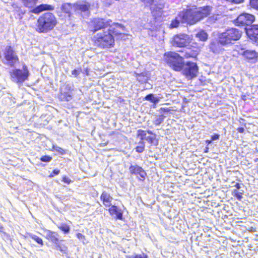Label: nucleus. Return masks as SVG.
<instances>
[{"label": "nucleus", "instance_id": "nucleus-17", "mask_svg": "<svg viewBox=\"0 0 258 258\" xmlns=\"http://www.w3.org/2000/svg\"><path fill=\"white\" fill-rule=\"evenodd\" d=\"M54 10V7L49 5L41 4L35 8L33 9L31 12L35 14H39L43 11L48 10L52 11Z\"/></svg>", "mask_w": 258, "mask_h": 258}, {"label": "nucleus", "instance_id": "nucleus-12", "mask_svg": "<svg viewBox=\"0 0 258 258\" xmlns=\"http://www.w3.org/2000/svg\"><path fill=\"white\" fill-rule=\"evenodd\" d=\"M241 37V32L236 28L227 29V44L232 43L231 41H236Z\"/></svg>", "mask_w": 258, "mask_h": 258}, {"label": "nucleus", "instance_id": "nucleus-6", "mask_svg": "<svg viewBox=\"0 0 258 258\" xmlns=\"http://www.w3.org/2000/svg\"><path fill=\"white\" fill-rule=\"evenodd\" d=\"M165 59L169 66L175 71L182 70L184 63L182 56L174 52L165 53Z\"/></svg>", "mask_w": 258, "mask_h": 258}, {"label": "nucleus", "instance_id": "nucleus-31", "mask_svg": "<svg viewBox=\"0 0 258 258\" xmlns=\"http://www.w3.org/2000/svg\"><path fill=\"white\" fill-rule=\"evenodd\" d=\"M126 258H148V257L145 253H142L141 254H134L131 255H127L126 256Z\"/></svg>", "mask_w": 258, "mask_h": 258}, {"label": "nucleus", "instance_id": "nucleus-45", "mask_svg": "<svg viewBox=\"0 0 258 258\" xmlns=\"http://www.w3.org/2000/svg\"><path fill=\"white\" fill-rule=\"evenodd\" d=\"M237 131L239 133H243L244 131V128L243 127H238Z\"/></svg>", "mask_w": 258, "mask_h": 258}, {"label": "nucleus", "instance_id": "nucleus-34", "mask_svg": "<svg viewBox=\"0 0 258 258\" xmlns=\"http://www.w3.org/2000/svg\"><path fill=\"white\" fill-rule=\"evenodd\" d=\"M53 149L56 152H58L61 155H63L65 153L64 150L60 147L57 146H53Z\"/></svg>", "mask_w": 258, "mask_h": 258}, {"label": "nucleus", "instance_id": "nucleus-37", "mask_svg": "<svg viewBox=\"0 0 258 258\" xmlns=\"http://www.w3.org/2000/svg\"><path fill=\"white\" fill-rule=\"evenodd\" d=\"M163 121V118L162 116H160L159 117L157 118L154 120V124L158 125H159Z\"/></svg>", "mask_w": 258, "mask_h": 258}, {"label": "nucleus", "instance_id": "nucleus-49", "mask_svg": "<svg viewBox=\"0 0 258 258\" xmlns=\"http://www.w3.org/2000/svg\"><path fill=\"white\" fill-rule=\"evenodd\" d=\"M207 142L209 144L211 142V141H207Z\"/></svg>", "mask_w": 258, "mask_h": 258}, {"label": "nucleus", "instance_id": "nucleus-9", "mask_svg": "<svg viewBox=\"0 0 258 258\" xmlns=\"http://www.w3.org/2000/svg\"><path fill=\"white\" fill-rule=\"evenodd\" d=\"M254 16L248 13H242L239 15L233 23L237 26H243L250 25L254 21Z\"/></svg>", "mask_w": 258, "mask_h": 258}, {"label": "nucleus", "instance_id": "nucleus-14", "mask_svg": "<svg viewBox=\"0 0 258 258\" xmlns=\"http://www.w3.org/2000/svg\"><path fill=\"white\" fill-rule=\"evenodd\" d=\"M129 171L132 174L139 175L140 176L145 179L147 175L145 171L140 166L137 165H131L129 168Z\"/></svg>", "mask_w": 258, "mask_h": 258}, {"label": "nucleus", "instance_id": "nucleus-25", "mask_svg": "<svg viewBox=\"0 0 258 258\" xmlns=\"http://www.w3.org/2000/svg\"><path fill=\"white\" fill-rule=\"evenodd\" d=\"M196 36L202 41H206L208 38V34L204 30H201L198 32Z\"/></svg>", "mask_w": 258, "mask_h": 258}, {"label": "nucleus", "instance_id": "nucleus-30", "mask_svg": "<svg viewBox=\"0 0 258 258\" xmlns=\"http://www.w3.org/2000/svg\"><path fill=\"white\" fill-rule=\"evenodd\" d=\"M56 246L57 249L63 253H67V247L64 245L59 244V241L58 242V244L56 245Z\"/></svg>", "mask_w": 258, "mask_h": 258}, {"label": "nucleus", "instance_id": "nucleus-3", "mask_svg": "<svg viewBox=\"0 0 258 258\" xmlns=\"http://www.w3.org/2000/svg\"><path fill=\"white\" fill-rule=\"evenodd\" d=\"M57 21L54 15L51 13H45L37 20L36 31L39 33H47L55 26Z\"/></svg>", "mask_w": 258, "mask_h": 258}, {"label": "nucleus", "instance_id": "nucleus-20", "mask_svg": "<svg viewBox=\"0 0 258 258\" xmlns=\"http://www.w3.org/2000/svg\"><path fill=\"white\" fill-rule=\"evenodd\" d=\"M58 235L55 232L47 230L46 232V238L50 240L55 245L58 244Z\"/></svg>", "mask_w": 258, "mask_h": 258}, {"label": "nucleus", "instance_id": "nucleus-39", "mask_svg": "<svg viewBox=\"0 0 258 258\" xmlns=\"http://www.w3.org/2000/svg\"><path fill=\"white\" fill-rule=\"evenodd\" d=\"M59 173V170H58V169H54V170H53L52 172L50 174V175H49V177H52L54 175H58Z\"/></svg>", "mask_w": 258, "mask_h": 258}, {"label": "nucleus", "instance_id": "nucleus-10", "mask_svg": "<svg viewBox=\"0 0 258 258\" xmlns=\"http://www.w3.org/2000/svg\"><path fill=\"white\" fill-rule=\"evenodd\" d=\"M90 5L89 3L84 2H78L73 5L74 10L78 13H84V16H88L89 14Z\"/></svg>", "mask_w": 258, "mask_h": 258}, {"label": "nucleus", "instance_id": "nucleus-24", "mask_svg": "<svg viewBox=\"0 0 258 258\" xmlns=\"http://www.w3.org/2000/svg\"><path fill=\"white\" fill-rule=\"evenodd\" d=\"M145 99L150 101V102L156 104L158 103L160 100V98L158 97H155L154 95L152 94H150L147 95L145 97Z\"/></svg>", "mask_w": 258, "mask_h": 258}, {"label": "nucleus", "instance_id": "nucleus-41", "mask_svg": "<svg viewBox=\"0 0 258 258\" xmlns=\"http://www.w3.org/2000/svg\"><path fill=\"white\" fill-rule=\"evenodd\" d=\"M239 48H240L241 52L247 50L246 49H247L246 44H240L239 45Z\"/></svg>", "mask_w": 258, "mask_h": 258}, {"label": "nucleus", "instance_id": "nucleus-7", "mask_svg": "<svg viewBox=\"0 0 258 258\" xmlns=\"http://www.w3.org/2000/svg\"><path fill=\"white\" fill-rule=\"evenodd\" d=\"M4 64L14 67L19 61V58L11 46H7L4 52L3 57L1 56Z\"/></svg>", "mask_w": 258, "mask_h": 258}, {"label": "nucleus", "instance_id": "nucleus-15", "mask_svg": "<svg viewBox=\"0 0 258 258\" xmlns=\"http://www.w3.org/2000/svg\"><path fill=\"white\" fill-rule=\"evenodd\" d=\"M241 185H242V183L235 182L234 181L232 182L231 184L229 185L231 187H235L236 188V189L232 190V192L233 195L237 197L238 200H240L242 198V195L243 193V190L240 189Z\"/></svg>", "mask_w": 258, "mask_h": 258}, {"label": "nucleus", "instance_id": "nucleus-28", "mask_svg": "<svg viewBox=\"0 0 258 258\" xmlns=\"http://www.w3.org/2000/svg\"><path fill=\"white\" fill-rule=\"evenodd\" d=\"M218 42L222 45L226 44V33L223 32L218 36Z\"/></svg>", "mask_w": 258, "mask_h": 258}, {"label": "nucleus", "instance_id": "nucleus-38", "mask_svg": "<svg viewBox=\"0 0 258 258\" xmlns=\"http://www.w3.org/2000/svg\"><path fill=\"white\" fill-rule=\"evenodd\" d=\"M77 238L81 241H82V242L84 243V244H85V242H84V240L85 239V237L84 235H83L82 234L80 233H78L77 234Z\"/></svg>", "mask_w": 258, "mask_h": 258}, {"label": "nucleus", "instance_id": "nucleus-46", "mask_svg": "<svg viewBox=\"0 0 258 258\" xmlns=\"http://www.w3.org/2000/svg\"><path fill=\"white\" fill-rule=\"evenodd\" d=\"M71 98V96L70 95H69L67 98V100L69 101Z\"/></svg>", "mask_w": 258, "mask_h": 258}, {"label": "nucleus", "instance_id": "nucleus-36", "mask_svg": "<svg viewBox=\"0 0 258 258\" xmlns=\"http://www.w3.org/2000/svg\"><path fill=\"white\" fill-rule=\"evenodd\" d=\"M146 6H151L154 3V0H141Z\"/></svg>", "mask_w": 258, "mask_h": 258}, {"label": "nucleus", "instance_id": "nucleus-1", "mask_svg": "<svg viewBox=\"0 0 258 258\" xmlns=\"http://www.w3.org/2000/svg\"><path fill=\"white\" fill-rule=\"evenodd\" d=\"M211 11V7L205 6L180 12L175 19L172 21L170 28H177L180 22L186 23L189 25L195 24L209 15Z\"/></svg>", "mask_w": 258, "mask_h": 258}, {"label": "nucleus", "instance_id": "nucleus-32", "mask_svg": "<svg viewBox=\"0 0 258 258\" xmlns=\"http://www.w3.org/2000/svg\"><path fill=\"white\" fill-rule=\"evenodd\" d=\"M139 144H142V146H137L136 148V150L138 153H142L145 149V144L143 141H141L139 143Z\"/></svg>", "mask_w": 258, "mask_h": 258}, {"label": "nucleus", "instance_id": "nucleus-18", "mask_svg": "<svg viewBox=\"0 0 258 258\" xmlns=\"http://www.w3.org/2000/svg\"><path fill=\"white\" fill-rule=\"evenodd\" d=\"M101 200L102 201L103 205L106 207H109L111 205V201L113 200V198L110 196V195L106 192V191H103L101 196H100Z\"/></svg>", "mask_w": 258, "mask_h": 258}, {"label": "nucleus", "instance_id": "nucleus-23", "mask_svg": "<svg viewBox=\"0 0 258 258\" xmlns=\"http://www.w3.org/2000/svg\"><path fill=\"white\" fill-rule=\"evenodd\" d=\"M37 1L38 0H21L24 6L29 8H33L36 4Z\"/></svg>", "mask_w": 258, "mask_h": 258}, {"label": "nucleus", "instance_id": "nucleus-5", "mask_svg": "<svg viewBox=\"0 0 258 258\" xmlns=\"http://www.w3.org/2000/svg\"><path fill=\"white\" fill-rule=\"evenodd\" d=\"M9 74L11 80L20 86L27 80L29 76V70L25 65L23 66L22 69H14L10 70Z\"/></svg>", "mask_w": 258, "mask_h": 258}, {"label": "nucleus", "instance_id": "nucleus-8", "mask_svg": "<svg viewBox=\"0 0 258 258\" xmlns=\"http://www.w3.org/2000/svg\"><path fill=\"white\" fill-rule=\"evenodd\" d=\"M182 72L186 78L191 79L197 77L198 72V67L196 63L190 61L184 63Z\"/></svg>", "mask_w": 258, "mask_h": 258}, {"label": "nucleus", "instance_id": "nucleus-19", "mask_svg": "<svg viewBox=\"0 0 258 258\" xmlns=\"http://www.w3.org/2000/svg\"><path fill=\"white\" fill-rule=\"evenodd\" d=\"M247 59H255L257 57V53L254 50H246L239 52Z\"/></svg>", "mask_w": 258, "mask_h": 258}, {"label": "nucleus", "instance_id": "nucleus-42", "mask_svg": "<svg viewBox=\"0 0 258 258\" xmlns=\"http://www.w3.org/2000/svg\"><path fill=\"white\" fill-rule=\"evenodd\" d=\"M219 138V135L218 134H215L214 135L212 136L211 140L214 141L218 139Z\"/></svg>", "mask_w": 258, "mask_h": 258}, {"label": "nucleus", "instance_id": "nucleus-47", "mask_svg": "<svg viewBox=\"0 0 258 258\" xmlns=\"http://www.w3.org/2000/svg\"><path fill=\"white\" fill-rule=\"evenodd\" d=\"M147 133H148L149 134H152V132H151V131H148L147 132Z\"/></svg>", "mask_w": 258, "mask_h": 258}, {"label": "nucleus", "instance_id": "nucleus-27", "mask_svg": "<svg viewBox=\"0 0 258 258\" xmlns=\"http://www.w3.org/2000/svg\"><path fill=\"white\" fill-rule=\"evenodd\" d=\"M28 237L35 241L38 244H40L41 245H43L42 239L38 236L33 234L30 233L28 234Z\"/></svg>", "mask_w": 258, "mask_h": 258}, {"label": "nucleus", "instance_id": "nucleus-2", "mask_svg": "<svg viewBox=\"0 0 258 258\" xmlns=\"http://www.w3.org/2000/svg\"><path fill=\"white\" fill-rule=\"evenodd\" d=\"M111 22L105 21L102 19H94L92 21V25L93 29L91 30L93 33L97 31L110 30L115 35H122L123 34L124 27L119 24L113 23Z\"/></svg>", "mask_w": 258, "mask_h": 258}, {"label": "nucleus", "instance_id": "nucleus-16", "mask_svg": "<svg viewBox=\"0 0 258 258\" xmlns=\"http://www.w3.org/2000/svg\"><path fill=\"white\" fill-rule=\"evenodd\" d=\"M109 207L108 211L110 214L111 215H115L117 219L122 220V212L121 210L114 205H111Z\"/></svg>", "mask_w": 258, "mask_h": 258}, {"label": "nucleus", "instance_id": "nucleus-4", "mask_svg": "<svg viewBox=\"0 0 258 258\" xmlns=\"http://www.w3.org/2000/svg\"><path fill=\"white\" fill-rule=\"evenodd\" d=\"M113 34L110 30L101 31L98 32L94 36L95 44L102 48H110L114 44V39L112 36Z\"/></svg>", "mask_w": 258, "mask_h": 258}, {"label": "nucleus", "instance_id": "nucleus-44", "mask_svg": "<svg viewBox=\"0 0 258 258\" xmlns=\"http://www.w3.org/2000/svg\"><path fill=\"white\" fill-rule=\"evenodd\" d=\"M243 0H227V1L238 4L243 2Z\"/></svg>", "mask_w": 258, "mask_h": 258}, {"label": "nucleus", "instance_id": "nucleus-26", "mask_svg": "<svg viewBox=\"0 0 258 258\" xmlns=\"http://www.w3.org/2000/svg\"><path fill=\"white\" fill-rule=\"evenodd\" d=\"M198 54V51L197 50L196 51H191L190 49H187L184 55V56L186 58L188 57H195Z\"/></svg>", "mask_w": 258, "mask_h": 258}, {"label": "nucleus", "instance_id": "nucleus-43", "mask_svg": "<svg viewBox=\"0 0 258 258\" xmlns=\"http://www.w3.org/2000/svg\"><path fill=\"white\" fill-rule=\"evenodd\" d=\"M79 74V72L78 70H74L72 71V75H74L75 77H77V75H78Z\"/></svg>", "mask_w": 258, "mask_h": 258}, {"label": "nucleus", "instance_id": "nucleus-21", "mask_svg": "<svg viewBox=\"0 0 258 258\" xmlns=\"http://www.w3.org/2000/svg\"><path fill=\"white\" fill-rule=\"evenodd\" d=\"M138 136L141 137V140H146L150 143H152L155 137L151 136H147V132L145 131L139 130Z\"/></svg>", "mask_w": 258, "mask_h": 258}, {"label": "nucleus", "instance_id": "nucleus-22", "mask_svg": "<svg viewBox=\"0 0 258 258\" xmlns=\"http://www.w3.org/2000/svg\"><path fill=\"white\" fill-rule=\"evenodd\" d=\"M72 9L74 10L73 5L70 3L63 4L61 7V11L67 14H70Z\"/></svg>", "mask_w": 258, "mask_h": 258}, {"label": "nucleus", "instance_id": "nucleus-33", "mask_svg": "<svg viewBox=\"0 0 258 258\" xmlns=\"http://www.w3.org/2000/svg\"><path fill=\"white\" fill-rule=\"evenodd\" d=\"M250 6L256 10H258V0H249Z\"/></svg>", "mask_w": 258, "mask_h": 258}, {"label": "nucleus", "instance_id": "nucleus-40", "mask_svg": "<svg viewBox=\"0 0 258 258\" xmlns=\"http://www.w3.org/2000/svg\"><path fill=\"white\" fill-rule=\"evenodd\" d=\"M62 181L68 184H70L71 182V179L66 176L63 177Z\"/></svg>", "mask_w": 258, "mask_h": 258}, {"label": "nucleus", "instance_id": "nucleus-11", "mask_svg": "<svg viewBox=\"0 0 258 258\" xmlns=\"http://www.w3.org/2000/svg\"><path fill=\"white\" fill-rule=\"evenodd\" d=\"M172 43L174 46L185 47L189 43V37L186 34L177 35L174 37Z\"/></svg>", "mask_w": 258, "mask_h": 258}, {"label": "nucleus", "instance_id": "nucleus-29", "mask_svg": "<svg viewBox=\"0 0 258 258\" xmlns=\"http://www.w3.org/2000/svg\"><path fill=\"white\" fill-rule=\"evenodd\" d=\"M58 228L65 233H68L70 229L69 226L66 224H61Z\"/></svg>", "mask_w": 258, "mask_h": 258}, {"label": "nucleus", "instance_id": "nucleus-13", "mask_svg": "<svg viewBox=\"0 0 258 258\" xmlns=\"http://www.w3.org/2000/svg\"><path fill=\"white\" fill-rule=\"evenodd\" d=\"M247 36L252 41H258V25H250L245 28Z\"/></svg>", "mask_w": 258, "mask_h": 258}, {"label": "nucleus", "instance_id": "nucleus-50", "mask_svg": "<svg viewBox=\"0 0 258 258\" xmlns=\"http://www.w3.org/2000/svg\"><path fill=\"white\" fill-rule=\"evenodd\" d=\"M139 145L138 146H142V144H139Z\"/></svg>", "mask_w": 258, "mask_h": 258}, {"label": "nucleus", "instance_id": "nucleus-48", "mask_svg": "<svg viewBox=\"0 0 258 258\" xmlns=\"http://www.w3.org/2000/svg\"><path fill=\"white\" fill-rule=\"evenodd\" d=\"M3 227L0 225V231H1L3 229Z\"/></svg>", "mask_w": 258, "mask_h": 258}, {"label": "nucleus", "instance_id": "nucleus-35", "mask_svg": "<svg viewBox=\"0 0 258 258\" xmlns=\"http://www.w3.org/2000/svg\"><path fill=\"white\" fill-rule=\"evenodd\" d=\"M52 159V157L48 156H43L41 157L40 160L42 162H49Z\"/></svg>", "mask_w": 258, "mask_h": 258}]
</instances>
